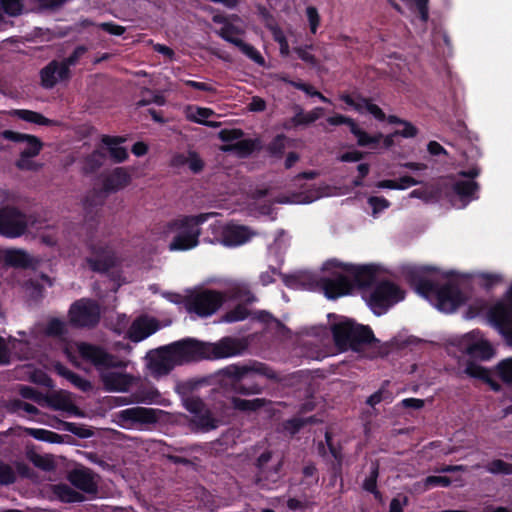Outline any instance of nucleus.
<instances>
[{"instance_id":"nucleus-36","label":"nucleus","mask_w":512,"mask_h":512,"mask_svg":"<svg viewBox=\"0 0 512 512\" xmlns=\"http://www.w3.org/2000/svg\"><path fill=\"white\" fill-rule=\"evenodd\" d=\"M406 292L394 282L386 279V311L405 299Z\"/></svg>"},{"instance_id":"nucleus-3","label":"nucleus","mask_w":512,"mask_h":512,"mask_svg":"<svg viewBox=\"0 0 512 512\" xmlns=\"http://www.w3.org/2000/svg\"><path fill=\"white\" fill-rule=\"evenodd\" d=\"M259 377L279 383L283 380L269 365L254 361L251 364H230L219 371V384L224 394L252 396L262 394L265 385Z\"/></svg>"},{"instance_id":"nucleus-6","label":"nucleus","mask_w":512,"mask_h":512,"mask_svg":"<svg viewBox=\"0 0 512 512\" xmlns=\"http://www.w3.org/2000/svg\"><path fill=\"white\" fill-rule=\"evenodd\" d=\"M331 332L336 346L342 350L359 351L363 346L376 341L369 326L358 324L352 319H345L333 324Z\"/></svg>"},{"instance_id":"nucleus-41","label":"nucleus","mask_w":512,"mask_h":512,"mask_svg":"<svg viewBox=\"0 0 512 512\" xmlns=\"http://www.w3.org/2000/svg\"><path fill=\"white\" fill-rule=\"evenodd\" d=\"M350 132L356 137L357 144L361 147H369L377 144L379 142V138L382 136L381 134H379V136H371L362 130L357 123L352 125Z\"/></svg>"},{"instance_id":"nucleus-4","label":"nucleus","mask_w":512,"mask_h":512,"mask_svg":"<svg viewBox=\"0 0 512 512\" xmlns=\"http://www.w3.org/2000/svg\"><path fill=\"white\" fill-rule=\"evenodd\" d=\"M214 213L183 215L168 221L163 226V234L173 235L169 244L170 251H187L199 244L201 234L199 226L205 223Z\"/></svg>"},{"instance_id":"nucleus-21","label":"nucleus","mask_w":512,"mask_h":512,"mask_svg":"<svg viewBox=\"0 0 512 512\" xmlns=\"http://www.w3.org/2000/svg\"><path fill=\"white\" fill-rule=\"evenodd\" d=\"M445 182L442 180L432 184H425L410 192L411 198L421 199L425 203H437L444 199Z\"/></svg>"},{"instance_id":"nucleus-20","label":"nucleus","mask_w":512,"mask_h":512,"mask_svg":"<svg viewBox=\"0 0 512 512\" xmlns=\"http://www.w3.org/2000/svg\"><path fill=\"white\" fill-rule=\"evenodd\" d=\"M69 482L87 494H97L98 486L90 469H75L68 475Z\"/></svg>"},{"instance_id":"nucleus-30","label":"nucleus","mask_w":512,"mask_h":512,"mask_svg":"<svg viewBox=\"0 0 512 512\" xmlns=\"http://www.w3.org/2000/svg\"><path fill=\"white\" fill-rule=\"evenodd\" d=\"M56 372L70 381L76 388L83 392H88L92 389V384L89 380L83 378L79 374L73 372L69 368H67L65 365L61 363H57L55 365Z\"/></svg>"},{"instance_id":"nucleus-40","label":"nucleus","mask_w":512,"mask_h":512,"mask_svg":"<svg viewBox=\"0 0 512 512\" xmlns=\"http://www.w3.org/2000/svg\"><path fill=\"white\" fill-rule=\"evenodd\" d=\"M105 159L104 152L100 150H94L92 153L87 155L84 159V170L86 173H94L100 169Z\"/></svg>"},{"instance_id":"nucleus-56","label":"nucleus","mask_w":512,"mask_h":512,"mask_svg":"<svg viewBox=\"0 0 512 512\" xmlns=\"http://www.w3.org/2000/svg\"><path fill=\"white\" fill-rule=\"evenodd\" d=\"M45 332L48 336L58 337L63 335L65 332L64 322L58 318H52L48 321Z\"/></svg>"},{"instance_id":"nucleus-10","label":"nucleus","mask_w":512,"mask_h":512,"mask_svg":"<svg viewBox=\"0 0 512 512\" xmlns=\"http://www.w3.org/2000/svg\"><path fill=\"white\" fill-rule=\"evenodd\" d=\"M224 303V295L216 290H204L192 294L186 299V309L200 317L214 314Z\"/></svg>"},{"instance_id":"nucleus-22","label":"nucleus","mask_w":512,"mask_h":512,"mask_svg":"<svg viewBox=\"0 0 512 512\" xmlns=\"http://www.w3.org/2000/svg\"><path fill=\"white\" fill-rule=\"evenodd\" d=\"M127 138L125 136H110V135H102L101 143L107 147L110 159L114 163H123L128 157V151L125 147L120 146L122 143L126 142Z\"/></svg>"},{"instance_id":"nucleus-42","label":"nucleus","mask_w":512,"mask_h":512,"mask_svg":"<svg viewBox=\"0 0 512 512\" xmlns=\"http://www.w3.org/2000/svg\"><path fill=\"white\" fill-rule=\"evenodd\" d=\"M485 471L493 475H512V463L494 459L484 466Z\"/></svg>"},{"instance_id":"nucleus-59","label":"nucleus","mask_w":512,"mask_h":512,"mask_svg":"<svg viewBox=\"0 0 512 512\" xmlns=\"http://www.w3.org/2000/svg\"><path fill=\"white\" fill-rule=\"evenodd\" d=\"M19 393L24 399L33 400L37 403H39L40 401H42L44 399V396L41 392H39L34 387L27 386V385H21L20 389H19Z\"/></svg>"},{"instance_id":"nucleus-29","label":"nucleus","mask_w":512,"mask_h":512,"mask_svg":"<svg viewBox=\"0 0 512 512\" xmlns=\"http://www.w3.org/2000/svg\"><path fill=\"white\" fill-rule=\"evenodd\" d=\"M107 192L102 190L93 189L89 191L83 201L84 210L86 213V217L90 219H94L90 216L92 213L97 214L98 210L102 207L105 201V194Z\"/></svg>"},{"instance_id":"nucleus-52","label":"nucleus","mask_w":512,"mask_h":512,"mask_svg":"<svg viewBox=\"0 0 512 512\" xmlns=\"http://www.w3.org/2000/svg\"><path fill=\"white\" fill-rule=\"evenodd\" d=\"M313 417H310L308 419L303 418H291L284 422L283 427L284 430L289 432L291 435H295L298 433L307 423H312Z\"/></svg>"},{"instance_id":"nucleus-38","label":"nucleus","mask_w":512,"mask_h":512,"mask_svg":"<svg viewBox=\"0 0 512 512\" xmlns=\"http://www.w3.org/2000/svg\"><path fill=\"white\" fill-rule=\"evenodd\" d=\"M379 474V466L377 463H372L370 467V474L363 482V489L372 493L377 500L382 502V494L377 489V478Z\"/></svg>"},{"instance_id":"nucleus-63","label":"nucleus","mask_w":512,"mask_h":512,"mask_svg":"<svg viewBox=\"0 0 512 512\" xmlns=\"http://www.w3.org/2000/svg\"><path fill=\"white\" fill-rule=\"evenodd\" d=\"M310 48H312L311 45L306 47H295L294 52L302 61L310 64L311 66H316L318 64V61L317 58L308 51V49Z\"/></svg>"},{"instance_id":"nucleus-51","label":"nucleus","mask_w":512,"mask_h":512,"mask_svg":"<svg viewBox=\"0 0 512 512\" xmlns=\"http://www.w3.org/2000/svg\"><path fill=\"white\" fill-rule=\"evenodd\" d=\"M185 409L193 415H198L206 408L203 400L197 396H188L183 399Z\"/></svg>"},{"instance_id":"nucleus-47","label":"nucleus","mask_w":512,"mask_h":512,"mask_svg":"<svg viewBox=\"0 0 512 512\" xmlns=\"http://www.w3.org/2000/svg\"><path fill=\"white\" fill-rule=\"evenodd\" d=\"M249 316V310L243 304H238L230 311L226 312L223 320L227 323H234L245 320Z\"/></svg>"},{"instance_id":"nucleus-49","label":"nucleus","mask_w":512,"mask_h":512,"mask_svg":"<svg viewBox=\"0 0 512 512\" xmlns=\"http://www.w3.org/2000/svg\"><path fill=\"white\" fill-rule=\"evenodd\" d=\"M418 184V181L411 176H402L398 179H386V189H406Z\"/></svg>"},{"instance_id":"nucleus-7","label":"nucleus","mask_w":512,"mask_h":512,"mask_svg":"<svg viewBox=\"0 0 512 512\" xmlns=\"http://www.w3.org/2000/svg\"><path fill=\"white\" fill-rule=\"evenodd\" d=\"M282 465V457L276 456L271 450L263 451L254 463L256 469L255 484L264 490L276 488L281 479Z\"/></svg>"},{"instance_id":"nucleus-45","label":"nucleus","mask_w":512,"mask_h":512,"mask_svg":"<svg viewBox=\"0 0 512 512\" xmlns=\"http://www.w3.org/2000/svg\"><path fill=\"white\" fill-rule=\"evenodd\" d=\"M240 51L246 55L249 59L253 60L259 65H264L265 59L261 53L251 44L244 42L243 40L237 41V45Z\"/></svg>"},{"instance_id":"nucleus-13","label":"nucleus","mask_w":512,"mask_h":512,"mask_svg":"<svg viewBox=\"0 0 512 512\" xmlns=\"http://www.w3.org/2000/svg\"><path fill=\"white\" fill-rule=\"evenodd\" d=\"M442 181L445 182L446 186V189L444 191V198H448V200L454 206V198L456 197L459 198L462 207H465L473 199L477 198L475 194L479 190V184L474 180H459L451 182L443 179Z\"/></svg>"},{"instance_id":"nucleus-23","label":"nucleus","mask_w":512,"mask_h":512,"mask_svg":"<svg viewBox=\"0 0 512 512\" xmlns=\"http://www.w3.org/2000/svg\"><path fill=\"white\" fill-rule=\"evenodd\" d=\"M131 175L125 167L114 168L103 180V189L105 192H116L131 183Z\"/></svg>"},{"instance_id":"nucleus-12","label":"nucleus","mask_w":512,"mask_h":512,"mask_svg":"<svg viewBox=\"0 0 512 512\" xmlns=\"http://www.w3.org/2000/svg\"><path fill=\"white\" fill-rule=\"evenodd\" d=\"M26 215L17 208H7L0 213V233L15 238L23 235L27 229Z\"/></svg>"},{"instance_id":"nucleus-18","label":"nucleus","mask_w":512,"mask_h":512,"mask_svg":"<svg viewBox=\"0 0 512 512\" xmlns=\"http://www.w3.org/2000/svg\"><path fill=\"white\" fill-rule=\"evenodd\" d=\"M253 236L249 227L244 225L228 224L221 233V242L227 247H236L248 242Z\"/></svg>"},{"instance_id":"nucleus-9","label":"nucleus","mask_w":512,"mask_h":512,"mask_svg":"<svg viewBox=\"0 0 512 512\" xmlns=\"http://www.w3.org/2000/svg\"><path fill=\"white\" fill-rule=\"evenodd\" d=\"M69 321L76 328H93L100 321V306L89 298L76 300L69 309Z\"/></svg>"},{"instance_id":"nucleus-60","label":"nucleus","mask_w":512,"mask_h":512,"mask_svg":"<svg viewBox=\"0 0 512 512\" xmlns=\"http://www.w3.org/2000/svg\"><path fill=\"white\" fill-rule=\"evenodd\" d=\"M196 113H197L198 117H191L192 121L209 126V127L216 126V123L205 120L213 115V111L210 108L198 107L196 110Z\"/></svg>"},{"instance_id":"nucleus-35","label":"nucleus","mask_w":512,"mask_h":512,"mask_svg":"<svg viewBox=\"0 0 512 512\" xmlns=\"http://www.w3.org/2000/svg\"><path fill=\"white\" fill-rule=\"evenodd\" d=\"M11 116H15L23 121L34 123L37 125L50 126L52 121L41 113L27 109H13L9 112Z\"/></svg>"},{"instance_id":"nucleus-48","label":"nucleus","mask_w":512,"mask_h":512,"mask_svg":"<svg viewBox=\"0 0 512 512\" xmlns=\"http://www.w3.org/2000/svg\"><path fill=\"white\" fill-rule=\"evenodd\" d=\"M17 475L12 466L0 460V485L8 486L15 483Z\"/></svg>"},{"instance_id":"nucleus-32","label":"nucleus","mask_w":512,"mask_h":512,"mask_svg":"<svg viewBox=\"0 0 512 512\" xmlns=\"http://www.w3.org/2000/svg\"><path fill=\"white\" fill-rule=\"evenodd\" d=\"M257 139H240L239 141L231 144L224 145L222 150L224 152H236L239 157H248L257 148Z\"/></svg>"},{"instance_id":"nucleus-27","label":"nucleus","mask_w":512,"mask_h":512,"mask_svg":"<svg viewBox=\"0 0 512 512\" xmlns=\"http://www.w3.org/2000/svg\"><path fill=\"white\" fill-rule=\"evenodd\" d=\"M212 21L215 24L223 25L219 30L218 34L225 41L236 46L237 41L241 40L240 38L236 37V35L240 33L239 28L236 27L234 24L230 23L227 16L223 14H215L212 16Z\"/></svg>"},{"instance_id":"nucleus-14","label":"nucleus","mask_w":512,"mask_h":512,"mask_svg":"<svg viewBox=\"0 0 512 512\" xmlns=\"http://www.w3.org/2000/svg\"><path fill=\"white\" fill-rule=\"evenodd\" d=\"M71 78V71L62 66L60 61L52 60L40 70L41 86L44 89H52L58 82Z\"/></svg>"},{"instance_id":"nucleus-2","label":"nucleus","mask_w":512,"mask_h":512,"mask_svg":"<svg viewBox=\"0 0 512 512\" xmlns=\"http://www.w3.org/2000/svg\"><path fill=\"white\" fill-rule=\"evenodd\" d=\"M438 274L439 269L430 265H407L402 268L403 278L418 295L439 311L453 313L465 303L466 298L457 283L448 281L440 285Z\"/></svg>"},{"instance_id":"nucleus-33","label":"nucleus","mask_w":512,"mask_h":512,"mask_svg":"<svg viewBox=\"0 0 512 512\" xmlns=\"http://www.w3.org/2000/svg\"><path fill=\"white\" fill-rule=\"evenodd\" d=\"M53 492L64 503H79L86 500L82 493L63 483L55 485Z\"/></svg>"},{"instance_id":"nucleus-31","label":"nucleus","mask_w":512,"mask_h":512,"mask_svg":"<svg viewBox=\"0 0 512 512\" xmlns=\"http://www.w3.org/2000/svg\"><path fill=\"white\" fill-rule=\"evenodd\" d=\"M4 261L8 266L14 268H29L33 262L31 256L20 249H8L5 252Z\"/></svg>"},{"instance_id":"nucleus-19","label":"nucleus","mask_w":512,"mask_h":512,"mask_svg":"<svg viewBox=\"0 0 512 512\" xmlns=\"http://www.w3.org/2000/svg\"><path fill=\"white\" fill-rule=\"evenodd\" d=\"M159 329V322L155 318L139 317L131 324L128 336L132 342H140L154 334Z\"/></svg>"},{"instance_id":"nucleus-11","label":"nucleus","mask_w":512,"mask_h":512,"mask_svg":"<svg viewBox=\"0 0 512 512\" xmlns=\"http://www.w3.org/2000/svg\"><path fill=\"white\" fill-rule=\"evenodd\" d=\"M77 350L82 360L91 363L97 370L125 367L123 361L101 346L81 342L78 344Z\"/></svg>"},{"instance_id":"nucleus-50","label":"nucleus","mask_w":512,"mask_h":512,"mask_svg":"<svg viewBox=\"0 0 512 512\" xmlns=\"http://www.w3.org/2000/svg\"><path fill=\"white\" fill-rule=\"evenodd\" d=\"M464 372L471 378H475V379H479V380H484L485 378H487V375L490 373V371L473 362V361H468L467 364H466V367H465V370Z\"/></svg>"},{"instance_id":"nucleus-1","label":"nucleus","mask_w":512,"mask_h":512,"mask_svg":"<svg viewBox=\"0 0 512 512\" xmlns=\"http://www.w3.org/2000/svg\"><path fill=\"white\" fill-rule=\"evenodd\" d=\"M323 270L329 273L319 278L318 286L328 299L335 300L358 289L375 314H384V280L377 282L380 266L332 260L324 264Z\"/></svg>"},{"instance_id":"nucleus-54","label":"nucleus","mask_w":512,"mask_h":512,"mask_svg":"<svg viewBox=\"0 0 512 512\" xmlns=\"http://www.w3.org/2000/svg\"><path fill=\"white\" fill-rule=\"evenodd\" d=\"M497 372L501 380L505 383H512V357L502 360L497 365Z\"/></svg>"},{"instance_id":"nucleus-46","label":"nucleus","mask_w":512,"mask_h":512,"mask_svg":"<svg viewBox=\"0 0 512 512\" xmlns=\"http://www.w3.org/2000/svg\"><path fill=\"white\" fill-rule=\"evenodd\" d=\"M1 9L10 17H17L23 13V0H0Z\"/></svg>"},{"instance_id":"nucleus-57","label":"nucleus","mask_w":512,"mask_h":512,"mask_svg":"<svg viewBox=\"0 0 512 512\" xmlns=\"http://www.w3.org/2000/svg\"><path fill=\"white\" fill-rule=\"evenodd\" d=\"M187 166L194 174H198L204 168V161L201 159L197 152L189 151Z\"/></svg>"},{"instance_id":"nucleus-39","label":"nucleus","mask_w":512,"mask_h":512,"mask_svg":"<svg viewBox=\"0 0 512 512\" xmlns=\"http://www.w3.org/2000/svg\"><path fill=\"white\" fill-rule=\"evenodd\" d=\"M193 423L203 431H210L217 428V420L214 418L211 411L206 408L198 415H194Z\"/></svg>"},{"instance_id":"nucleus-17","label":"nucleus","mask_w":512,"mask_h":512,"mask_svg":"<svg viewBox=\"0 0 512 512\" xmlns=\"http://www.w3.org/2000/svg\"><path fill=\"white\" fill-rule=\"evenodd\" d=\"M386 124L395 126L393 131L386 133V149L394 144L395 138H412L415 137L418 132L413 124L394 115L386 116Z\"/></svg>"},{"instance_id":"nucleus-64","label":"nucleus","mask_w":512,"mask_h":512,"mask_svg":"<svg viewBox=\"0 0 512 512\" xmlns=\"http://www.w3.org/2000/svg\"><path fill=\"white\" fill-rule=\"evenodd\" d=\"M244 135L241 129H223L219 132V138L225 143H230L238 140Z\"/></svg>"},{"instance_id":"nucleus-8","label":"nucleus","mask_w":512,"mask_h":512,"mask_svg":"<svg viewBox=\"0 0 512 512\" xmlns=\"http://www.w3.org/2000/svg\"><path fill=\"white\" fill-rule=\"evenodd\" d=\"M190 343L189 338L174 342L166 347L158 349L157 354L150 361L153 372L159 376L168 375L177 362L195 361L193 353H186L181 348Z\"/></svg>"},{"instance_id":"nucleus-34","label":"nucleus","mask_w":512,"mask_h":512,"mask_svg":"<svg viewBox=\"0 0 512 512\" xmlns=\"http://www.w3.org/2000/svg\"><path fill=\"white\" fill-rule=\"evenodd\" d=\"M279 275L282 278L283 283L287 287H293L298 283V277L296 275H287L279 272L275 267H269V269L260 274V282L263 286H267L275 282L274 276Z\"/></svg>"},{"instance_id":"nucleus-58","label":"nucleus","mask_w":512,"mask_h":512,"mask_svg":"<svg viewBox=\"0 0 512 512\" xmlns=\"http://www.w3.org/2000/svg\"><path fill=\"white\" fill-rule=\"evenodd\" d=\"M306 15L309 22L310 32L312 34H316L320 25V15L317 8L314 6H308L306 8Z\"/></svg>"},{"instance_id":"nucleus-16","label":"nucleus","mask_w":512,"mask_h":512,"mask_svg":"<svg viewBox=\"0 0 512 512\" xmlns=\"http://www.w3.org/2000/svg\"><path fill=\"white\" fill-rule=\"evenodd\" d=\"M2 138L15 143L26 142L27 147L21 151V154L26 158H34L38 156L43 147V143L38 137L12 130H4L2 132Z\"/></svg>"},{"instance_id":"nucleus-61","label":"nucleus","mask_w":512,"mask_h":512,"mask_svg":"<svg viewBox=\"0 0 512 512\" xmlns=\"http://www.w3.org/2000/svg\"><path fill=\"white\" fill-rule=\"evenodd\" d=\"M451 483V479L447 476L430 475L425 479V486L428 488L448 487L451 485Z\"/></svg>"},{"instance_id":"nucleus-53","label":"nucleus","mask_w":512,"mask_h":512,"mask_svg":"<svg viewBox=\"0 0 512 512\" xmlns=\"http://www.w3.org/2000/svg\"><path fill=\"white\" fill-rule=\"evenodd\" d=\"M61 424L63 430L70 432L80 438H89L93 435L92 431L85 426L66 421H62Z\"/></svg>"},{"instance_id":"nucleus-55","label":"nucleus","mask_w":512,"mask_h":512,"mask_svg":"<svg viewBox=\"0 0 512 512\" xmlns=\"http://www.w3.org/2000/svg\"><path fill=\"white\" fill-rule=\"evenodd\" d=\"M87 47L84 45L77 46L73 52L66 57L64 60L60 61L62 66H66L67 69H70L71 66H74L78 63L80 58L87 52Z\"/></svg>"},{"instance_id":"nucleus-28","label":"nucleus","mask_w":512,"mask_h":512,"mask_svg":"<svg viewBox=\"0 0 512 512\" xmlns=\"http://www.w3.org/2000/svg\"><path fill=\"white\" fill-rule=\"evenodd\" d=\"M86 262L93 272L106 273L116 265L113 252L106 251L96 257H88Z\"/></svg>"},{"instance_id":"nucleus-37","label":"nucleus","mask_w":512,"mask_h":512,"mask_svg":"<svg viewBox=\"0 0 512 512\" xmlns=\"http://www.w3.org/2000/svg\"><path fill=\"white\" fill-rule=\"evenodd\" d=\"M467 353L481 360H489L494 355V349L487 341H480L468 346Z\"/></svg>"},{"instance_id":"nucleus-62","label":"nucleus","mask_w":512,"mask_h":512,"mask_svg":"<svg viewBox=\"0 0 512 512\" xmlns=\"http://www.w3.org/2000/svg\"><path fill=\"white\" fill-rule=\"evenodd\" d=\"M17 169L21 171H37L40 167L32 158H26L20 153L19 158L15 162Z\"/></svg>"},{"instance_id":"nucleus-43","label":"nucleus","mask_w":512,"mask_h":512,"mask_svg":"<svg viewBox=\"0 0 512 512\" xmlns=\"http://www.w3.org/2000/svg\"><path fill=\"white\" fill-rule=\"evenodd\" d=\"M286 136L284 134L276 135L267 145V152L271 157L282 158L286 148Z\"/></svg>"},{"instance_id":"nucleus-25","label":"nucleus","mask_w":512,"mask_h":512,"mask_svg":"<svg viewBox=\"0 0 512 512\" xmlns=\"http://www.w3.org/2000/svg\"><path fill=\"white\" fill-rule=\"evenodd\" d=\"M101 381L107 391L126 392L132 384V377L121 372L101 374Z\"/></svg>"},{"instance_id":"nucleus-15","label":"nucleus","mask_w":512,"mask_h":512,"mask_svg":"<svg viewBox=\"0 0 512 512\" xmlns=\"http://www.w3.org/2000/svg\"><path fill=\"white\" fill-rule=\"evenodd\" d=\"M159 410L146 407H131L119 412V419L128 425L153 424L158 421Z\"/></svg>"},{"instance_id":"nucleus-44","label":"nucleus","mask_w":512,"mask_h":512,"mask_svg":"<svg viewBox=\"0 0 512 512\" xmlns=\"http://www.w3.org/2000/svg\"><path fill=\"white\" fill-rule=\"evenodd\" d=\"M325 441L327 443L330 454L334 458V462L332 463V469L335 474L340 473L341 469H342V460H343L341 448L336 447L333 444L332 437L328 432L325 434Z\"/></svg>"},{"instance_id":"nucleus-24","label":"nucleus","mask_w":512,"mask_h":512,"mask_svg":"<svg viewBox=\"0 0 512 512\" xmlns=\"http://www.w3.org/2000/svg\"><path fill=\"white\" fill-rule=\"evenodd\" d=\"M295 115L284 123L285 129L297 128L299 126H307L317 121L323 114L322 107H316L310 112L305 113L299 105L294 106Z\"/></svg>"},{"instance_id":"nucleus-26","label":"nucleus","mask_w":512,"mask_h":512,"mask_svg":"<svg viewBox=\"0 0 512 512\" xmlns=\"http://www.w3.org/2000/svg\"><path fill=\"white\" fill-rule=\"evenodd\" d=\"M225 395L227 398H229L228 394ZM236 395L237 394H234L230 397V403L232 408L239 412H256L271 403V401L266 398L243 399L237 397Z\"/></svg>"},{"instance_id":"nucleus-5","label":"nucleus","mask_w":512,"mask_h":512,"mask_svg":"<svg viewBox=\"0 0 512 512\" xmlns=\"http://www.w3.org/2000/svg\"><path fill=\"white\" fill-rule=\"evenodd\" d=\"M190 343L181 348L186 353H193L194 360H218L242 354L247 345L240 339L223 337L216 343H209L189 338Z\"/></svg>"}]
</instances>
